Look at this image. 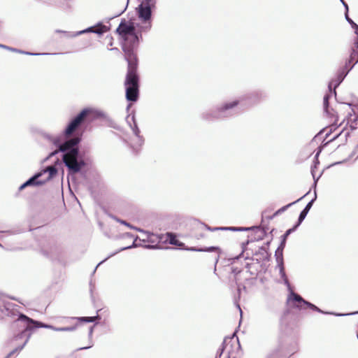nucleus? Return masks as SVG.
<instances>
[{"label":"nucleus","mask_w":358,"mask_h":358,"mask_svg":"<svg viewBox=\"0 0 358 358\" xmlns=\"http://www.w3.org/2000/svg\"><path fill=\"white\" fill-rule=\"evenodd\" d=\"M137 31L131 20L122 19L116 29V34L121 40L122 49L127 62V72L124 80L126 98L130 101H136L139 94V75L138 73V59L137 48L141 31Z\"/></svg>","instance_id":"1"},{"label":"nucleus","mask_w":358,"mask_h":358,"mask_svg":"<svg viewBox=\"0 0 358 358\" xmlns=\"http://www.w3.org/2000/svg\"><path fill=\"white\" fill-rule=\"evenodd\" d=\"M329 94H326L324 96V108L327 115L330 118V121L332 122L333 124L329 127V131L327 132L326 134L324 141H327V142L324 143V145H326L327 144L331 141H336L340 138L342 140L343 142H344L346 141L347 136L349 134L348 131H345V128H343L338 132H336L334 135L331 136V134L332 133L333 129L334 131L338 129V127H336L335 126L337 124L338 122V110L336 111L333 108H329Z\"/></svg>","instance_id":"2"},{"label":"nucleus","mask_w":358,"mask_h":358,"mask_svg":"<svg viewBox=\"0 0 358 358\" xmlns=\"http://www.w3.org/2000/svg\"><path fill=\"white\" fill-rule=\"evenodd\" d=\"M99 117V113L92 108H84L74 118L71 120L65 129L66 136H71L83 124L91 123Z\"/></svg>","instance_id":"3"},{"label":"nucleus","mask_w":358,"mask_h":358,"mask_svg":"<svg viewBox=\"0 0 358 358\" xmlns=\"http://www.w3.org/2000/svg\"><path fill=\"white\" fill-rule=\"evenodd\" d=\"M338 115V118L341 116L344 117L339 126L346 122L345 126H348L352 130L358 127V115L352 105L348 104L340 107Z\"/></svg>","instance_id":"4"},{"label":"nucleus","mask_w":358,"mask_h":358,"mask_svg":"<svg viewBox=\"0 0 358 358\" xmlns=\"http://www.w3.org/2000/svg\"><path fill=\"white\" fill-rule=\"evenodd\" d=\"M78 148H73L63 156L64 163L73 173H78L85 165L84 161H78Z\"/></svg>","instance_id":"5"},{"label":"nucleus","mask_w":358,"mask_h":358,"mask_svg":"<svg viewBox=\"0 0 358 358\" xmlns=\"http://www.w3.org/2000/svg\"><path fill=\"white\" fill-rule=\"evenodd\" d=\"M155 2L153 0H144L138 8V17L144 23L143 29L148 30L151 27V10L155 8Z\"/></svg>","instance_id":"6"},{"label":"nucleus","mask_w":358,"mask_h":358,"mask_svg":"<svg viewBox=\"0 0 358 358\" xmlns=\"http://www.w3.org/2000/svg\"><path fill=\"white\" fill-rule=\"evenodd\" d=\"M23 321L25 322V331L31 330L33 329L32 324L34 325L35 327H45L50 328L56 331H72L76 329V326H71V327H54L52 326L46 325L42 322L35 321L25 315L20 314L17 322Z\"/></svg>","instance_id":"7"},{"label":"nucleus","mask_w":358,"mask_h":358,"mask_svg":"<svg viewBox=\"0 0 358 358\" xmlns=\"http://www.w3.org/2000/svg\"><path fill=\"white\" fill-rule=\"evenodd\" d=\"M296 352L295 345L287 348L283 345H279L268 356V358H289Z\"/></svg>","instance_id":"8"},{"label":"nucleus","mask_w":358,"mask_h":358,"mask_svg":"<svg viewBox=\"0 0 358 358\" xmlns=\"http://www.w3.org/2000/svg\"><path fill=\"white\" fill-rule=\"evenodd\" d=\"M358 62V36L354 42V45L352 47V52L350 53L349 59V64H352V66Z\"/></svg>","instance_id":"9"},{"label":"nucleus","mask_w":358,"mask_h":358,"mask_svg":"<svg viewBox=\"0 0 358 358\" xmlns=\"http://www.w3.org/2000/svg\"><path fill=\"white\" fill-rule=\"evenodd\" d=\"M41 173L34 176V177L31 178L29 180H28L26 182H24V184H22L20 187V190H22L23 189L24 187H26L27 186H29V185H42L45 182V181H39V180H37L38 178L40 177L41 176Z\"/></svg>","instance_id":"10"},{"label":"nucleus","mask_w":358,"mask_h":358,"mask_svg":"<svg viewBox=\"0 0 358 358\" xmlns=\"http://www.w3.org/2000/svg\"><path fill=\"white\" fill-rule=\"evenodd\" d=\"M289 300H292L295 302V306L299 308H305L304 305L306 301L299 294L295 293H292Z\"/></svg>","instance_id":"11"},{"label":"nucleus","mask_w":358,"mask_h":358,"mask_svg":"<svg viewBox=\"0 0 358 358\" xmlns=\"http://www.w3.org/2000/svg\"><path fill=\"white\" fill-rule=\"evenodd\" d=\"M166 241H169L170 244L174 245L176 246H182L183 243L180 242L178 238L176 235L172 233L166 234Z\"/></svg>","instance_id":"12"},{"label":"nucleus","mask_w":358,"mask_h":358,"mask_svg":"<svg viewBox=\"0 0 358 358\" xmlns=\"http://www.w3.org/2000/svg\"><path fill=\"white\" fill-rule=\"evenodd\" d=\"M238 104V101H233L228 102V103L223 104L222 106H220L218 110L220 112H224L227 110H229V109L236 107Z\"/></svg>","instance_id":"13"},{"label":"nucleus","mask_w":358,"mask_h":358,"mask_svg":"<svg viewBox=\"0 0 358 358\" xmlns=\"http://www.w3.org/2000/svg\"><path fill=\"white\" fill-rule=\"evenodd\" d=\"M87 31L94 32L100 34L107 31V27L105 25L99 24L97 27L89 28L87 30Z\"/></svg>","instance_id":"14"},{"label":"nucleus","mask_w":358,"mask_h":358,"mask_svg":"<svg viewBox=\"0 0 358 358\" xmlns=\"http://www.w3.org/2000/svg\"><path fill=\"white\" fill-rule=\"evenodd\" d=\"M312 204H313V201H310L307 205L305 207V208L301 212L300 215H299V224H300L303 220L304 218L306 217L308 212L309 211V210L310 209L311 206H312Z\"/></svg>","instance_id":"15"},{"label":"nucleus","mask_w":358,"mask_h":358,"mask_svg":"<svg viewBox=\"0 0 358 358\" xmlns=\"http://www.w3.org/2000/svg\"><path fill=\"white\" fill-rule=\"evenodd\" d=\"M288 314H289L288 310L284 312L280 319V325L282 328H285L288 324V321H287Z\"/></svg>","instance_id":"16"},{"label":"nucleus","mask_w":358,"mask_h":358,"mask_svg":"<svg viewBox=\"0 0 358 358\" xmlns=\"http://www.w3.org/2000/svg\"><path fill=\"white\" fill-rule=\"evenodd\" d=\"M44 172H48V177L47 180H50L53 176L57 173V169L54 166H48Z\"/></svg>","instance_id":"17"},{"label":"nucleus","mask_w":358,"mask_h":358,"mask_svg":"<svg viewBox=\"0 0 358 358\" xmlns=\"http://www.w3.org/2000/svg\"><path fill=\"white\" fill-rule=\"evenodd\" d=\"M148 241L152 243H159V237L157 235L151 234L148 235Z\"/></svg>","instance_id":"18"},{"label":"nucleus","mask_w":358,"mask_h":358,"mask_svg":"<svg viewBox=\"0 0 358 358\" xmlns=\"http://www.w3.org/2000/svg\"><path fill=\"white\" fill-rule=\"evenodd\" d=\"M71 149H73V148L69 144L68 141H66L65 143H64L63 144H62L59 146V150L62 151V152H64V151H66V150H71Z\"/></svg>","instance_id":"19"},{"label":"nucleus","mask_w":358,"mask_h":358,"mask_svg":"<svg viewBox=\"0 0 358 358\" xmlns=\"http://www.w3.org/2000/svg\"><path fill=\"white\" fill-rule=\"evenodd\" d=\"M346 20L348 22L352 25V27L355 29V34L357 36H358V25L353 22L352 19H350L347 15H346Z\"/></svg>","instance_id":"20"},{"label":"nucleus","mask_w":358,"mask_h":358,"mask_svg":"<svg viewBox=\"0 0 358 358\" xmlns=\"http://www.w3.org/2000/svg\"><path fill=\"white\" fill-rule=\"evenodd\" d=\"M96 319V317H82L78 318V320L80 321L85 322H92L95 321Z\"/></svg>","instance_id":"21"},{"label":"nucleus","mask_w":358,"mask_h":358,"mask_svg":"<svg viewBox=\"0 0 358 358\" xmlns=\"http://www.w3.org/2000/svg\"><path fill=\"white\" fill-rule=\"evenodd\" d=\"M198 251H206V252H212V251H215V252H217L218 253L220 252L221 250L220 248L218 247H210V248H206V249H199V250H197Z\"/></svg>","instance_id":"22"},{"label":"nucleus","mask_w":358,"mask_h":358,"mask_svg":"<svg viewBox=\"0 0 358 358\" xmlns=\"http://www.w3.org/2000/svg\"><path fill=\"white\" fill-rule=\"evenodd\" d=\"M79 138H73L70 140H68L69 144L71 145L73 148L75 145H76L79 143Z\"/></svg>","instance_id":"23"},{"label":"nucleus","mask_w":358,"mask_h":358,"mask_svg":"<svg viewBox=\"0 0 358 358\" xmlns=\"http://www.w3.org/2000/svg\"><path fill=\"white\" fill-rule=\"evenodd\" d=\"M304 307H305V308L306 307H309L310 308H311L313 310H317V311H319V312L321 311L317 306H315V305H313V304H312V303H310L309 302H307V301L305 303Z\"/></svg>","instance_id":"24"},{"label":"nucleus","mask_w":358,"mask_h":358,"mask_svg":"<svg viewBox=\"0 0 358 358\" xmlns=\"http://www.w3.org/2000/svg\"><path fill=\"white\" fill-rule=\"evenodd\" d=\"M295 203V202H292L291 203H289L288 205L285 206H283L282 208H281L280 209H279L276 213H275V215L279 213L280 212H282V211H284L285 209H287L288 207H289L290 206H292V204Z\"/></svg>","instance_id":"25"},{"label":"nucleus","mask_w":358,"mask_h":358,"mask_svg":"<svg viewBox=\"0 0 358 358\" xmlns=\"http://www.w3.org/2000/svg\"><path fill=\"white\" fill-rule=\"evenodd\" d=\"M227 345H228V343L227 342V341L225 340L223 343V347H222V351H225L227 350Z\"/></svg>","instance_id":"26"},{"label":"nucleus","mask_w":358,"mask_h":358,"mask_svg":"<svg viewBox=\"0 0 358 358\" xmlns=\"http://www.w3.org/2000/svg\"><path fill=\"white\" fill-rule=\"evenodd\" d=\"M293 230V229H288L285 234V237L286 238Z\"/></svg>","instance_id":"27"},{"label":"nucleus","mask_w":358,"mask_h":358,"mask_svg":"<svg viewBox=\"0 0 358 358\" xmlns=\"http://www.w3.org/2000/svg\"><path fill=\"white\" fill-rule=\"evenodd\" d=\"M216 229H221V230H223V229H227V228H217Z\"/></svg>","instance_id":"28"},{"label":"nucleus","mask_w":358,"mask_h":358,"mask_svg":"<svg viewBox=\"0 0 358 358\" xmlns=\"http://www.w3.org/2000/svg\"><path fill=\"white\" fill-rule=\"evenodd\" d=\"M300 199H302V197H300L299 199H298L297 201H294L295 203L297 202L298 201H299Z\"/></svg>","instance_id":"29"},{"label":"nucleus","mask_w":358,"mask_h":358,"mask_svg":"<svg viewBox=\"0 0 358 358\" xmlns=\"http://www.w3.org/2000/svg\"><path fill=\"white\" fill-rule=\"evenodd\" d=\"M122 223L124 224H127L126 222L124 221H122L121 222Z\"/></svg>","instance_id":"30"}]
</instances>
